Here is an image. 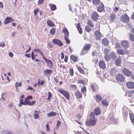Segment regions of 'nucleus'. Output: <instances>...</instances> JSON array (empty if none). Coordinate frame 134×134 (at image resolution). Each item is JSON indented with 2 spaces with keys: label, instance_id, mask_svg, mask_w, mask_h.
I'll list each match as a JSON object with an SVG mask.
<instances>
[{
  "label": "nucleus",
  "instance_id": "nucleus-1",
  "mask_svg": "<svg viewBox=\"0 0 134 134\" xmlns=\"http://www.w3.org/2000/svg\"><path fill=\"white\" fill-rule=\"evenodd\" d=\"M33 98L32 96H31L28 95L25 97L24 100H21V106L23 105H32L35 104L36 101L35 100H32L31 101L30 99H32Z\"/></svg>",
  "mask_w": 134,
  "mask_h": 134
},
{
  "label": "nucleus",
  "instance_id": "nucleus-2",
  "mask_svg": "<svg viewBox=\"0 0 134 134\" xmlns=\"http://www.w3.org/2000/svg\"><path fill=\"white\" fill-rule=\"evenodd\" d=\"M57 91L61 94L63 95L67 100L70 99L69 94L68 92L60 89H58Z\"/></svg>",
  "mask_w": 134,
  "mask_h": 134
},
{
  "label": "nucleus",
  "instance_id": "nucleus-3",
  "mask_svg": "<svg viewBox=\"0 0 134 134\" xmlns=\"http://www.w3.org/2000/svg\"><path fill=\"white\" fill-rule=\"evenodd\" d=\"M115 79L118 82H123L125 80V78L122 75L118 74L115 77Z\"/></svg>",
  "mask_w": 134,
  "mask_h": 134
},
{
  "label": "nucleus",
  "instance_id": "nucleus-4",
  "mask_svg": "<svg viewBox=\"0 0 134 134\" xmlns=\"http://www.w3.org/2000/svg\"><path fill=\"white\" fill-rule=\"evenodd\" d=\"M121 21L125 23H128L130 21V18L126 14L121 15Z\"/></svg>",
  "mask_w": 134,
  "mask_h": 134
},
{
  "label": "nucleus",
  "instance_id": "nucleus-5",
  "mask_svg": "<svg viewBox=\"0 0 134 134\" xmlns=\"http://www.w3.org/2000/svg\"><path fill=\"white\" fill-rule=\"evenodd\" d=\"M97 120L96 118L93 119H89L86 122V124L90 126H92L96 125Z\"/></svg>",
  "mask_w": 134,
  "mask_h": 134
},
{
  "label": "nucleus",
  "instance_id": "nucleus-6",
  "mask_svg": "<svg viewBox=\"0 0 134 134\" xmlns=\"http://www.w3.org/2000/svg\"><path fill=\"white\" fill-rule=\"evenodd\" d=\"M122 72L127 77H130L132 75L131 72L126 68H123L122 70Z\"/></svg>",
  "mask_w": 134,
  "mask_h": 134
},
{
  "label": "nucleus",
  "instance_id": "nucleus-7",
  "mask_svg": "<svg viewBox=\"0 0 134 134\" xmlns=\"http://www.w3.org/2000/svg\"><path fill=\"white\" fill-rule=\"evenodd\" d=\"M45 60L47 65L50 68H52L53 66V63L52 61L50 59L46 58L44 56L42 58Z\"/></svg>",
  "mask_w": 134,
  "mask_h": 134
},
{
  "label": "nucleus",
  "instance_id": "nucleus-8",
  "mask_svg": "<svg viewBox=\"0 0 134 134\" xmlns=\"http://www.w3.org/2000/svg\"><path fill=\"white\" fill-rule=\"evenodd\" d=\"M99 15L96 12H93L91 16L92 19L93 21H96L98 19Z\"/></svg>",
  "mask_w": 134,
  "mask_h": 134
},
{
  "label": "nucleus",
  "instance_id": "nucleus-9",
  "mask_svg": "<svg viewBox=\"0 0 134 134\" xmlns=\"http://www.w3.org/2000/svg\"><path fill=\"white\" fill-rule=\"evenodd\" d=\"M97 10L99 12H103L105 10L104 6L103 3L101 2L100 4L98 5L97 8Z\"/></svg>",
  "mask_w": 134,
  "mask_h": 134
},
{
  "label": "nucleus",
  "instance_id": "nucleus-10",
  "mask_svg": "<svg viewBox=\"0 0 134 134\" xmlns=\"http://www.w3.org/2000/svg\"><path fill=\"white\" fill-rule=\"evenodd\" d=\"M121 46L123 47L125 49H126L129 47V42L127 41L123 40L121 42Z\"/></svg>",
  "mask_w": 134,
  "mask_h": 134
},
{
  "label": "nucleus",
  "instance_id": "nucleus-11",
  "mask_svg": "<svg viewBox=\"0 0 134 134\" xmlns=\"http://www.w3.org/2000/svg\"><path fill=\"white\" fill-rule=\"evenodd\" d=\"M52 42L54 44L58 45L59 46H61L63 45V44L61 41L59 39L57 38H55L53 39Z\"/></svg>",
  "mask_w": 134,
  "mask_h": 134
},
{
  "label": "nucleus",
  "instance_id": "nucleus-12",
  "mask_svg": "<svg viewBox=\"0 0 134 134\" xmlns=\"http://www.w3.org/2000/svg\"><path fill=\"white\" fill-rule=\"evenodd\" d=\"M129 51L127 50H124L122 49H118L117 50V52L121 55L128 54Z\"/></svg>",
  "mask_w": 134,
  "mask_h": 134
},
{
  "label": "nucleus",
  "instance_id": "nucleus-13",
  "mask_svg": "<svg viewBox=\"0 0 134 134\" xmlns=\"http://www.w3.org/2000/svg\"><path fill=\"white\" fill-rule=\"evenodd\" d=\"M14 21V19L10 17H6L4 22V23L5 24H7L9 23L13 22Z\"/></svg>",
  "mask_w": 134,
  "mask_h": 134
},
{
  "label": "nucleus",
  "instance_id": "nucleus-14",
  "mask_svg": "<svg viewBox=\"0 0 134 134\" xmlns=\"http://www.w3.org/2000/svg\"><path fill=\"white\" fill-rule=\"evenodd\" d=\"M99 66L100 68L103 69H104L106 68L105 63L104 61H99Z\"/></svg>",
  "mask_w": 134,
  "mask_h": 134
},
{
  "label": "nucleus",
  "instance_id": "nucleus-15",
  "mask_svg": "<svg viewBox=\"0 0 134 134\" xmlns=\"http://www.w3.org/2000/svg\"><path fill=\"white\" fill-rule=\"evenodd\" d=\"M95 35L97 39L100 40L102 37V35L99 31L96 30L95 32Z\"/></svg>",
  "mask_w": 134,
  "mask_h": 134
},
{
  "label": "nucleus",
  "instance_id": "nucleus-16",
  "mask_svg": "<svg viewBox=\"0 0 134 134\" xmlns=\"http://www.w3.org/2000/svg\"><path fill=\"white\" fill-rule=\"evenodd\" d=\"M121 63V61L120 57H119L118 58L116 59L114 62L115 64L117 66H120Z\"/></svg>",
  "mask_w": 134,
  "mask_h": 134
},
{
  "label": "nucleus",
  "instance_id": "nucleus-17",
  "mask_svg": "<svg viewBox=\"0 0 134 134\" xmlns=\"http://www.w3.org/2000/svg\"><path fill=\"white\" fill-rule=\"evenodd\" d=\"M91 87L93 92H95L99 88L98 85L95 83H92L91 86Z\"/></svg>",
  "mask_w": 134,
  "mask_h": 134
},
{
  "label": "nucleus",
  "instance_id": "nucleus-18",
  "mask_svg": "<svg viewBox=\"0 0 134 134\" xmlns=\"http://www.w3.org/2000/svg\"><path fill=\"white\" fill-rule=\"evenodd\" d=\"M116 17V14L114 13H112L110 14L109 16V20L111 22H113Z\"/></svg>",
  "mask_w": 134,
  "mask_h": 134
},
{
  "label": "nucleus",
  "instance_id": "nucleus-19",
  "mask_svg": "<svg viewBox=\"0 0 134 134\" xmlns=\"http://www.w3.org/2000/svg\"><path fill=\"white\" fill-rule=\"evenodd\" d=\"M126 85L127 87L129 88H134V83L132 82H127Z\"/></svg>",
  "mask_w": 134,
  "mask_h": 134
},
{
  "label": "nucleus",
  "instance_id": "nucleus-20",
  "mask_svg": "<svg viewBox=\"0 0 134 134\" xmlns=\"http://www.w3.org/2000/svg\"><path fill=\"white\" fill-rule=\"evenodd\" d=\"M117 71L116 68H111L109 71V73L111 75L113 76L115 74Z\"/></svg>",
  "mask_w": 134,
  "mask_h": 134
},
{
  "label": "nucleus",
  "instance_id": "nucleus-21",
  "mask_svg": "<svg viewBox=\"0 0 134 134\" xmlns=\"http://www.w3.org/2000/svg\"><path fill=\"white\" fill-rule=\"evenodd\" d=\"M101 111L99 107H97L95 108L94 110V112L96 115L100 114L101 113Z\"/></svg>",
  "mask_w": 134,
  "mask_h": 134
},
{
  "label": "nucleus",
  "instance_id": "nucleus-22",
  "mask_svg": "<svg viewBox=\"0 0 134 134\" xmlns=\"http://www.w3.org/2000/svg\"><path fill=\"white\" fill-rule=\"evenodd\" d=\"M91 47V44L86 43L85 44L83 48L84 49L88 51L90 49Z\"/></svg>",
  "mask_w": 134,
  "mask_h": 134
},
{
  "label": "nucleus",
  "instance_id": "nucleus-23",
  "mask_svg": "<svg viewBox=\"0 0 134 134\" xmlns=\"http://www.w3.org/2000/svg\"><path fill=\"white\" fill-rule=\"evenodd\" d=\"M75 96L78 98H80L82 97V94L79 91H77L75 93Z\"/></svg>",
  "mask_w": 134,
  "mask_h": 134
},
{
  "label": "nucleus",
  "instance_id": "nucleus-24",
  "mask_svg": "<svg viewBox=\"0 0 134 134\" xmlns=\"http://www.w3.org/2000/svg\"><path fill=\"white\" fill-rule=\"evenodd\" d=\"M34 118L35 119H37L39 117V114L41 113L40 111L36 110L34 112Z\"/></svg>",
  "mask_w": 134,
  "mask_h": 134
},
{
  "label": "nucleus",
  "instance_id": "nucleus-25",
  "mask_svg": "<svg viewBox=\"0 0 134 134\" xmlns=\"http://www.w3.org/2000/svg\"><path fill=\"white\" fill-rule=\"evenodd\" d=\"M62 31L63 33L64 34V37L66 36L69 37V32L68 30L66 29L65 28H64L62 30Z\"/></svg>",
  "mask_w": 134,
  "mask_h": 134
},
{
  "label": "nucleus",
  "instance_id": "nucleus-26",
  "mask_svg": "<svg viewBox=\"0 0 134 134\" xmlns=\"http://www.w3.org/2000/svg\"><path fill=\"white\" fill-rule=\"evenodd\" d=\"M52 70H51L47 69L44 71V73L45 75H48L49 74L51 75L52 72Z\"/></svg>",
  "mask_w": 134,
  "mask_h": 134
},
{
  "label": "nucleus",
  "instance_id": "nucleus-27",
  "mask_svg": "<svg viewBox=\"0 0 134 134\" xmlns=\"http://www.w3.org/2000/svg\"><path fill=\"white\" fill-rule=\"evenodd\" d=\"M109 41L106 38L102 40V44L104 46H108L109 45Z\"/></svg>",
  "mask_w": 134,
  "mask_h": 134
},
{
  "label": "nucleus",
  "instance_id": "nucleus-28",
  "mask_svg": "<svg viewBox=\"0 0 134 134\" xmlns=\"http://www.w3.org/2000/svg\"><path fill=\"white\" fill-rule=\"evenodd\" d=\"M48 117L55 116L57 114L56 112L51 111L50 112L47 114Z\"/></svg>",
  "mask_w": 134,
  "mask_h": 134
},
{
  "label": "nucleus",
  "instance_id": "nucleus-29",
  "mask_svg": "<svg viewBox=\"0 0 134 134\" xmlns=\"http://www.w3.org/2000/svg\"><path fill=\"white\" fill-rule=\"evenodd\" d=\"M129 115L131 121L134 125V114L132 113H129Z\"/></svg>",
  "mask_w": 134,
  "mask_h": 134
},
{
  "label": "nucleus",
  "instance_id": "nucleus-30",
  "mask_svg": "<svg viewBox=\"0 0 134 134\" xmlns=\"http://www.w3.org/2000/svg\"><path fill=\"white\" fill-rule=\"evenodd\" d=\"M81 91L82 93L85 96L86 95V87L85 86L82 87L81 89Z\"/></svg>",
  "mask_w": 134,
  "mask_h": 134
},
{
  "label": "nucleus",
  "instance_id": "nucleus-31",
  "mask_svg": "<svg viewBox=\"0 0 134 134\" xmlns=\"http://www.w3.org/2000/svg\"><path fill=\"white\" fill-rule=\"evenodd\" d=\"M93 4L94 5H98L100 3V0H92Z\"/></svg>",
  "mask_w": 134,
  "mask_h": 134
},
{
  "label": "nucleus",
  "instance_id": "nucleus-32",
  "mask_svg": "<svg viewBox=\"0 0 134 134\" xmlns=\"http://www.w3.org/2000/svg\"><path fill=\"white\" fill-rule=\"evenodd\" d=\"M95 98L96 101L98 102L101 100L102 98L101 96L98 94H96Z\"/></svg>",
  "mask_w": 134,
  "mask_h": 134
},
{
  "label": "nucleus",
  "instance_id": "nucleus-33",
  "mask_svg": "<svg viewBox=\"0 0 134 134\" xmlns=\"http://www.w3.org/2000/svg\"><path fill=\"white\" fill-rule=\"evenodd\" d=\"M76 27L80 34L82 33V30L81 27H80V24L79 23H78L77 24Z\"/></svg>",
  "mask_w": 134,
  "mask_h": 134
},
{
  "label": "nucleus",
  "instance_id": "nucleus-34",
  "mask_svg": "<svg viewBox=\"0 0 134 134\" xmlns=\"http://www.w3.org/2000/svg\"><path fill=\"white\" fill-rule=\"evenodd\" d=\"M87 24L89 26H90L92 28H93L94 27V24H93L91 20L90 19L88 20Z\"/></svg>",
  "mask_w": 134,
  "mask_h": 134
},
{
  "label": "nucleus",
  "instance_id": "nucleus-35",
  "mask_svg": "<svg viewBox=\"0 0 134 134\" xmlns=\"http://www.w3.org/2000/svg\"><path fill=\"white\" fill-rule=\"evenodd\" d=\"M34 51L35 52H39L41 54L42 58L43 57V56H44L43 53L42 52L41 50L40 49H34Z\"/></svg>",
  "mask_w": 134,
  "mask_h": 134
},
{
  "label": "nucleus",
  "instance_id": "nucleus-36",
  "mask_svg": "<svg viewBox=\"0 0 134 134\" xmlns=\"http://www.w3.org/2000/svg\"><path fill=\"white\" fill-rule=\"evenodd\" d=\"M70 58L71 60L74 62H75L77 61V58L76 56L71 55L70 56Z\"/></svg>",
  "mask_w": 134,
  "mask_h": 134
},
{
  "label": "nucleus",
  "instance_id": "nucleus-37",
  "mask_svg": "<svg viewBox=\"0 0 134 134\" xmlns=\"http://www.w3.org/2000/svg\"><path fill=\"white\" fill-rule=\"evenodd\" d=\"M47 24L48 25L50 26H55V24L51 20H47Z\"/></svg>",
  "mask_w": 134,
  "mask_h": 134
},
{
  "label": "nucleus",
  "instance_id": "nucleus-38",
  "mask_svg": "<svg viewBox=\"0 0 134 134\" xmlns=\"http://www.w3.org/2000/svg\"><path fill=\"white\" fill-rule=\"evenodd\" d=\"M49 6L50 7L52 11H54L56 9V6L55 5L52 4H49Z\"/></svg>",
  "mask_w": 134,
  "mask_h": 134
},
{
  "label": "nucleus",
  "instance_id": "nucleus-39",
  "mask_svg": "<svg viewBox=\"0 0 134 134\" xmlns=\"http://www.w3.org/2000/svg\"><path fill=\"white\" fill-rule=\"evenodd\" d=\"M77 68L78 70L81 74H85V72L84 71V70L82 69L80 67L78 66L77 67Z\"/></svg>",
  "mask_w": 134,
  "mask_h": 134
},
{
  "label": "nucleus",
  "instance_id": "nucleus-40",
  "mask_svg": "<svg viewBox=\"0 0 134 134\" xmlns=\"http://www.w3.org/2000/svg\"><path fill=\"white\" fill-rule=\"evenodd\" d=\"M25 97V96L24 94H22L20 97L19 98V102L20 103L18 105L20 107H21V101L22 100H24L23 98Z\"/></svg>",
  "mask_w": 134,
  "mask_h": 134
},
{
  "label": "nucleus",
  "instance_id": "nucleus-41",
  "mask_svg": "<svg viewBox=\"0 0 134 134\" xmlns=\"http://www.w3.org/2000/svg\"><path fill=\"white\" fill-rule=\"evenodd\" d=\"M85 29L86 31L88 32H90L91 31V29L89 26L87 25L86 26Z\"/></svg>",
  "mask_w": 134,
  "mask_h": 134
},
{
  "label": "nucleus",
  "instance_id": "nucleus-42",
  "mask_svg": "<svg viewBox=\"0 0 134 134\" xmlns=\"http://www.w3.org/2000/svg\"><path fill=\"white\" fill-rule=\"evenodd\" d=\"M102 103L105 106H108V102L107 101V100L105 99L102 101Z\"/></svg>",
  "mask_w": 134,
  "mask_h": 134
},
{
  "label": "nucleus",
  "instance_id": "nucleus-43",
  "mask_svg": "<svg viewBox=\"0 0 134 134\" xmlns=\"http://www.w3.org/2000/svg\"><path fill=\"white\" fill-rule=\"evenodd\" d=\"M56 29L55 28L52 29L50 30V33L51 34L53 35H54L55 33L56 32Z\"/></svg>",
  "mask_w": 134,
  "mask_h": 134
},
{
  "label": "nucleus",
  "instance_id": "nucleus-44",
  "mask_svg": "<svg viewBox=\"0 0 134 134\" xmlns=\"http://www.w3.org/2000/svg\"><path fill=\"white\" fill-rule=\"evenodd\" d=\"M90 119H93L95 118V115L94 114L93 112H91L89 115Z\"/></svg>",
  "mask_w": 134,
  "mask_h": 134
},
{
  "label": "nucleus",
  "instance_id": "nucleus-45",
  "mask_svg": "<svg viewBox=\"0 0 134 134\" xmlns=\"http://www.w3.org/2000/svg\"><path fill=\"white\" fill-rule=\"evenodd\" d=\"M129 39L132 41H134V35L132 34H130L129 35Z\"/></svg>",
  "mask_w": 134,
  "mask_h": 134
},
{
  "label": "nucleus",
  "instance_id": "nucleus-46",
  "mask_svg": "<svg viewBox=\"0 0 134 134\" xmlns=\"http://www.w3.org/2000/svg\"><path fill=\"white\" fill-rule=\"evenodd\" d=\"M84 49L83 48L81 51V54L82 55H83L87 53L88 51Z\"/></svg>",
  "mask_w": 134,
  "mask_h": 134
},
{
  "label": "nucleus",
  "instance_id": "nucleus-47",
  "mask_svg": "<svg viewBox=\"0 0 134 134\" xmlns=\"http://www.w3.org/2000/svg\"><path fill=\"white\" fill-rule=\"evenodd\" d=\"M70 74L71 76H73L74 74V71L73 69H70L69 70Z\"/></svg>",
  "mask_w": 134,
  "mask_h": 134
},
{
  "label": "nucleus",
  "instance_id": "nucleus-48",
  "mask_svg": "<svg viewBox=\"0 0 134 134\" xmlns=\"http://www.w3.org/2000/svg\"><path fill=\"white\" fill-rule=\"evenodd\" d=\"M85 82L84 80H79L77 81V83L79 84H82L84 85L85 84Z\"/></svg>",
  "mask_w": 134,
  "mask_h": 134
},
{
  "label": "nucleus",
  "instance_id": "nucleus-49",
  "mask_svg": "<svg viewBox=\"0 0 134 134\" xmlns=\"http://www.w3.org/2000/svg\"><path fill=\"white\" fill-rule=\"evenodd\" d=\"M70 87L71 89L74 90H75L77 88L76 86L74 85H71L70 86Z\"/></svg>",
  "mask_w": 134,
  "mask_h": 134
},
{
  "label": "nucleus",
  "instance_id": "nucleus-50",
  "mask_svg": "<svg viewBox=\"0 0 134 134\" xmlns=\"http://www.w3.org/2000/svg\"><path fill=\"white\" fill-rule=\"evenodd\" d=\"M39 9L38 8H36L34 9V15L36 16H37V13L38 12Z\"/></svg>",
  "mask_w": 134,
  "mask_h": 134
},
{
  "label": "nucleus",
  "instance_id": "nucleus-51",
  "mask_svg": "<svg viewBox=\"0 0 134 134\" xmlns=\"http://www.w3.org/2000/svg\"><path fill=\"white\" fill-rule=\"evenodd\" d=\"M69 37H65L64 38L66 42L68 44H69L70 43V40L68 39Z\"/></svg>",
  "mask_w": 134,
  "mask_h": 134
},
{
  "label": "nucleus",
  "instance_id": "nucleus-52",
  "mask_svg": "<svg viewBox=\"0 0 134 134\" xmlns=\"http://www.w3.org/2000/svg\"><path fill=\"white\" fill-rule=\"evenodd\" d=\"M105 59L107 61H108L110 59V57L109 55H105L104 57Z\"/></svg>",
  "mask_w": 134,
  "mask_h": 134
},
{
  "label": "nucleus",
  "instance_id": "nucleus-53",
  "mask_svg": "<svg viewBox=\"0 0 134 134\" xmlns=\"http://www.w3.org/2000/svg\"><path fill=\"white\" fill-rule=\"evenodd\" d=\"M16 86V89L17 90L18 89V87H20L21 86V82L18 83L16 82L15 83Z\"/></svg>",
  "mask_w": 134,
  "mask_h": 134
},
{
  "label": "nucleus",
  "instance_id": "nucleus-54",
  "mask_svg": "<svg viewBox=\"0 0 134 134\" xmlns=\"http://www.w3.org/2000/svg\"><path fill=\"white\" fill-rule=\"evenodd\" d=\"M31 57L32 59V60H34L35 58V57L34 55V53L33 52H32L31 54Z\"/></svg>",
  "mask_w": 134,
  "mask_h": 134
},
{
  "label": "nucleus",
  "instance_id": "nucleus-55",
  "mask_svg": "<svg viewBox=\"0 0 134 134\" xmlns=\"http://www.w3.org/2000/svg\"><path fill=\"white\" fill-rule=\"evenodd\" d=\"M115 48H118L120 47V46L119 43H116L115 44Z\"/></svg>",
  "mask_w": 134,
  "mask_h": 134
},
{
  "label": "nucleus",
  "instance_id": "nucleus-56",
  "mask_svg": "<svg viewBox=\"0 0 134 134\" xmlns=\"http://www.w3.org/2000/svg\"><path fill=\"white\" fill-rule=\"evenodd\" d=\"M52 96V94L49 91L48 92V98H47V100H49L51 98Z\"/></svg>",
  "mask_w": 134,
  "mask_h": 134
},
{
  "label": "nucleus",
  "instance_id": "nucleus-57",
  "mask_svg": "<svg viewBox=\"0 0 134 134\" xmlns=\"http://www.w3.org/2000/svg\"><path fill=\"white\" fill-rule=\"evenodd\" d=\"M40 80H39V81H38V85H43V84L44 83V81L42 80L41 81V83L40 82Z\"/></svg>",
  "mask_w": 134,
  "mask_h": 134
},
{
  "label": "nucleus",
  "instance_id": "nucleus-58",
  "mask_svg": "<svg viewBox=\"0 0 134 134\" xmlns=\"http://www.w3.org/2000/svg\"><path fill=\"white\" fill-rule=\"evenodd\" d=\"M134 93V91L132 90L130 91L129 92V96H132V94H133V93Z\"/></svg>",
  "mask_w": 134,
  "mask_h": 134
},
{
  "label": "nucleus",
  "instance_id": "nucleus-59",
  "mask_svg": "<svg viewBox=\"0 0 134 134\" xmlns=\"http://www.w3.org/2000/svg\"><path fill=\"white\" fill-rule=\"evenodd\" d=\"M46 130L47 131H49V126L48 122L46 126Z\"/></svg>",
  "mask_w": 134,
  "mask_h": 134
},
{
  "label": "nucleus",
  "instance_id": "nucleus-60",
  "mask_svg": "<svg viewBox=\"0 0 134 134\" xmlns=\"http://www.w3.org/2000/svg\"><path fill=\"white\" fill-rule=\"evenodd\" d=\"M44 0H39L38 2V4H42L44 1Z\"/></svg>",
  "mask_w": 134,
  "mask_h": 134
},
{
  "label": "nucleus",
  "instance_id": "nucleus-61",
  "mask_svg": "<svg viewBox=\"0 0 134 134\" xmlns=\"http://www.w3.org/2000/svg\"><path fill=\"white\" fill-rule=\"evenodd\" d=\"M68 56L67 55H65V58L64 59V61L65 62H67L68 60Z\"/></svg>",
  "mask_w": 134,
  "mask_h": 134
},
{
  "label": "nucleus",
  "instance_id": "nucleus-62",
  "mask_svg": "<svg viewBox=\"0 0 134 134\" xmlns=\"http://www.w3.org/2000/svg\"><path fill=\"white\" fill-rule=\"evenodd\" d=\"M111 56L114 60H115L116 58V56L114 54H112Z\"/></svg>",
  "mask_w": 134,
  "mask_h": 134
},
{
  "label": "nucleus",
  "instance_id": "nucleus-63",
  "mask_svg": "<svg viewBox=\"0 0 134 134\" xmlns=\"http://www.w3.org/2000/svg\"><path fill=\"white\" fill-rule=\"evenodd\" d=\"M61 59H63L64 58V53L63 52H62L61 53Z\"/></svg>",
  "mask_w": 134,
  "mask_h": 134
},
{
  "label": "nucleus",
  "instance_id": "nucleus-64",
  "mask_svg": "<svg viewBox=\"0 0 134 134\" xmlns=\"http://www.w3.org/2000/svg\"><path fill=\"white\" fill-rule=\"evenodd\" d=\"M0 8H3V3L1 2H0Z\"/></svg>",
  "mask_w": 134,
  "mask_h": 134
}]
</instances>
